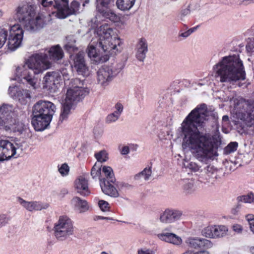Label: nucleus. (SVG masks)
<instances>
[{"label":"nucleus","mask_w":254,"mask_h":254,"mask_svg":"<svg viewBox=\"0 0 254 254\" xmlns=\"http://www.w3.org/2000/svg\"><path fill=\"white\" fill-rule=\"evenodd\" d=\"M207 117V106L203 104L192 110L182 124L184 135L182 147L184 149H189L199 160L211 158L216 153L211 136L200 131L205 126Z\"/></svg>","instance_id":"f257e3e1"},{"label":"nucleus","mask_w":254,"mask_h":254,"mask_svg":"<svg viewBox=\"0 0 254 254\" xmlns=\"http://www.w3.org/2000/svg\"><path fill=\"white\" fill-rule=\"evenodd\" d=\"M96 33L98 37L97 46L101 48L102 52L99 50L97 52L96 48L90 44L87 49V52L91 61L95 64H99L109 60L112 51H120L118 47L123 42L113 28L108 24L101 25L97 29Z\"/></svg>","instance_id":"f03ea898"},{"label":"nucleus","mask_w":254,"mask_h":254,"mask_svg":"<svg viewBox=\"0 0 254 254\" xmlns=\"http://www.w3.org/2000/svg\"><path fill=\"white\" fill-rule=\"evenodd\" d=\"M208 77L220 79H246V72L239 53L222 57L212 66Z\"/></svg>","instance_id":"7ed1b4c3"},{"label":"nucleus","mask_w":254,"mask_h":254,"mask_svg":"<svg viewBox=\"0 0 254 254\" xmlns=\"http://www.w3.org/2000/svg\"><path fill=\"white\" fill-rule=\"evenodd\" d=\"M14 16L24 30L31 33L40 31L50 20V14L43 12L36 13L35 6L27 2L18 5L14 10Z\"/></svg>","instance_id":"20e7f679"},{"label":"nucleus","mask_w":254,"mask_h":254,"mask_svg":"<svg viewBox=\"0 0 254 254\" xmlns=\"http://www.w3.org/2000/svg\"><path fill=\"white\" fill-rule=\"evenodd\" d=\"M52 65L47 54L35 53L29 57L24 65L16 68L15 74L19 79H33L34 75L43 73L50 68Z\"/></svg>","instance_id":"39448f33"},{"label":"nucleus","mask_w":254,"mask_h":254,"mask_svg":"<svg viewBox=\"0 0 254 254\" xmlns=\"http://www.w3.org/2000/svg\"><path fill=\"white\" fill-rule=\"evenodd\" d=\"M83 81L84 80H64V84H68L69 87L64 100L63 101L59 124L66 121L73 106L82 100L89 93V89L84 86Z\"/></svg>","instance_id":"423d86ee"},{"label":"nucleus","mask_w":254,"mask_h":254,"mask_svg":"<svg viewBox=\"0 0 254 254\" xmlns=\"http://www.w3.org/2000/svg\"><path fill=\"white\" fill-rule=\"evenodd\" d=\"M56 107L51 102L40 100L33 108L32 124L36 131H43L49 126Z\"/></svg>","instance_id":"0eeeda50"},{"label":"nucleus","mask_w":254,"mask_h":254,"mask_svg":"<svg viewBox=\"0 0 254 254\" xmlns=\"http://www.w3.org/2000/svg\"><path fill=\"white\" fill-rule=\"evenodd\" d=\"M0 128L7 131L22 133L26 126L18 120L12 106L3 104L0 107Z\"/></svg>","instance_id":"6e6552de"},{"label":"nucleus","mask_w":254,"mask_h":254,"mask_svg":"<svg viewBox=\"0 0 254 254\" xmlns=\"http://www.w3.org/2000/svg\"><path fill=\"white\" fill-rule=\"evenodd\" d=\"M235 110L234 118L240 122L243 129L254 127V100H242Z\"/></svg>","instance_id":"1a4fd4ad"},{"label":"nucleus","mask_w":254,"mask_h":254,"mask_svg":"<svg viewBox=\"0 0 254 254\" xmlns=\"http://www.w3.org/2000/svg\"><path fill=\"white\" fill-rule=\"evenodd\" d=\"M53 230L58 240H65L74 234L73 222L67 215L60 216L54 224Z\"/></svg>","instance_id":"9d476101"},{"label":"nucleus","mask_w":254,"mask_h":254,"mask_svg":"<svg viewBox=\"0 0 254 254\" xmlns=\"http://www.w3.org/2000/svg\"><path fill=\"white\" fill-rule=\"evenodd\" d=\"M9 35L8 39V48L11 51H14L19 48L22 44L24 31L19 24L8 25Z\"/></svg>","instance_id":"9b49d317"},{"label":"nucleus","mask_w":254,"mask_h":254,"mask_svg":"<svg viewBox=\"0 0 254 254\" xmlns=\"http://www.w3.org/2000/svg\"><path fill=\"white\" fill-rule=\"evenodd\" d=\"M55 3L58 10L56 16L59 18H65L70 15L76 14L79 10V3L76 1H73L70 7L66 0H60V2L56 1Z\"/></svg>","instance_id":"f8f14e48"},{"label":"nucleus","mask_w":254,"mask_h":254,"mask_svg":"<svg viewBox=\"0 0 254 254\" xmlns=\"http://www.w3.org/2000/svg\"><path fill=\"white\" fill-rule=\"evenodd\" d=\"M18 144L8 140H0V162L16 158Z\"/></svg>","instance_id":"ddd939ff"},{"label":"nucleus","mask_w":254,"mask_h":254,"mask_svg":"<svg viewBox=\"0 0 254 254\" xmlns=\"http://www.w3.org/2000/svg\"><path fill=\"white\" fill-rule=\"evenodd\" d=\"M228 232V228L224 225H212L204 228L202 235L208 238L218 239L225 237Z\"/></svg>","instance_id":"4468645a"},{"label":"nucleus","mask_w":254,"mask_h":254,"mask_svg":"<svg viewBox=\"0 0 254 254\" xmlns=\"http://www.w3.org/2000/svg\"><path fill=\"white\" fill-rule=\"evenodd\" d=\"M182 215V210L167 208L160 213L159 220L163 224L173 223L180 220Z\"/></svg>","instance_id":"2eb2a0df"},{"label":"nucleus","mask_w":254,"mask_h":254,"mask_svg":"<svg viewBox=\"0 0 254 254\" xmlns=\"http://www.w3.org/2000/svg\"><path fill=\"white\" fill-rule=\"evenodd\" d=\"M8 94L13 99L17 100L22 104H26L31 98L28 90L23 89L17 85L10 86Z\"/></svg>","instance_id":"dca6fc26"},{"label":"nucleus","mask_w":254,"mask_h":254,"mask_svg":"<svg viewBox=\"0 0 254 254\" xmlns=\"http://www.w3.org/2000/svg\"><path fill=\"white\" fill-rule=\"evenodd\" d=\"M72 60L73 61V65L78 74L82 75L84 77L87 76L89 72L84 59V53L79 52L73 57Z\"/></svg>","instance_id":"f3484780"},{"label":"nucleus","mask_w":254,"mask_h":254,"mask_svg":"<svg viewBox=\"0 0 254 254\" xmlns=\"http://www.w3.org/2000/svg\"><path fill=\"white\" fill-rule=\"evenodd\" d=\"M17 201L23 207L29 212L40 211L48 208L49 205L47 203L42 202L40 201H26L23 198L18 197Z\"/></svg>","instance_id":"a211bd4d"},{"label":"nucleus","mask_w":254,"mask_h":254,"mask_svg":"<svg viewBox=\"0 0 254 254\" xmlns=\"http://www.w3.org/2000/svg\"><path fill=\"white\" fill-rule=\"evenodd\" d=\"M167 230L166 228L162 233L157 234V236L160 240L166 243L172 244L175 246H180L183 243L182 239L176 234L165 232Z\"/></svg>","instance_id":"6ab92c4d"},{"label":"nucleus","mask_w":254,"mask_h":254,"mask_svg":"<svg viewBox=\"0 0 254 254\" xmlns=\"http://www.w3.org/2000/svg\"><path fill=\"white\" fill-rule=\"evenodd\" d=\"M186 243L190 248L194 249H209L213 246L210 241L203 238H189L186 240Z\"/></svg>","instance_id":"aec40b11"},{"label":"nucleus","mask_w":254,"mask_h":254,"mask_svg":"<svg viewBox=\"0 0 254 254\" xmlns=\"http://www.w3.org/2000/svg\"><path fill=\"white\" fill-rule=\"evenodd\" d=\"M100 184L102 191L105 194L113 197H118L119 196V193L115 187L116 181L113 184L111 181H101Z\"/></svg>","instance_id":"412c9836"},{"label":"nucleus","mask_w":254,"mask_h":254,"mask_svg":"<svg viewBox=\"0 0 254 254\" xmlns=\"http://www.w3.org/2000/svg\"><path fill=\"white\" fill-rule=\"evenodd\" d=\"M74 187L77 192L83 196H87L90 193L88 181L83 176L79 177L75 181Z\"/></svg>","instance_id":"4be33fe9"},{"label":"nucleus","mask_w":254,"mask_h":254,"mask_svg":"<svg viewBox=\"0 0 254 254\" xmlns=\"http://www.w3.org/2000/svg\"><path fill=\"white\" fill-rule=\"evenodd\" d=\"M71 205L74 210L79 213L85 212L89 209L87 201L78 196H75L71 200Z\"/></svg>","instance_id":"5701e85b"},{"label":"nucleus","mask_w":254,"mask_h":254,"mask_svg":"<svg viewBox=\"0 0 254 254\" xmlns=\"http://www.w3.org/2000/svg\"><path fill=\"white\" fill-rule=\"evenodd\" d=\"M147 52L148 44L146 40L144 38L140 39L136 46V58L139 61L143 62Z\"/></svg>","instance_id":"b1692460"},{"label":"nucleus","mask_w":254,"mask_h":254,"mask_svg":"<svg viewBox=\"0 0 254 254\" xmlns=\"http://www.w3.org/2000/svg\"><path fill=\"white\" fill-rule=\"evenodd\" d=\"M64 83V81L60 82V80H42L41 88L49 94L55 93Z\"/></svg>","instance_id":"393cba45"},{"label":"nucleus","mask_w":254,"mask_h":254,"mask_svg":"<svg viewBox=\"0 0 254 254\" xmlns=\"http://www.w3.org/2000/svg\"><path fill=\"white\" fill-rule=\"evenodd\" d=\"M49 58L51 60L58 61L64 57V52L61 47L56 45L51 47L48 51Z\"/></svg>","instance_id":"a878e982"},{"label":"nucleus","mask_w":254,"mask_h":254,"mask_svg":"<svg viewBox=\"0 0 254 254\" xmlns=\"http://www.w3.org/2000/svg\"><path fill=\"white\" fill-rule=\"evenodd\" d=\"M104 177L100 179V182L106 180V181H111L113 184L115 183L116 179L114 176L113 169L109 166H104L101 170V176Z\"/></svg>","instance_id":"bb28decb"},{"label":"nucleus","mask_w":254,"mask_h":254,"mask_svg":"<svg viewBox=\"0 0 254 254\" xmlns=\"http://www.w3.org/2000/svg\"><path fill=\"white\" fill-rule=\"evenodd\" d=\"M179 183L186 193H191L195 190L194 182L192 179H182L180 181Z\"/></svg>","instance_id":"cd10ccee"},{"label":"nucleus","mask_w":254,"mask_h":254,"mask_svg":"<svg viewBox=\"0 0 254 254\" xmlns=\"http://www.w3.org/2000/svg\"><path fill=\"white\" fill-rule=\"evenodd\" d=\"M152 170L151 167L145 168L141 172L136 174L134 178L135 180L142 181H148L150 179L152 175Z\"/></svg>","instance_id":"c85d7f7f"},{"label":"nucleus","mask_w":254,"mask_h":254,"mask_svg":"<svg viewBox=\"0 0 254 254\" xmlns=\"http://www.w3.org/2000/svg\"><path fill=\"white\" fill-rule=\"evenodd\" d=\"M98 79H109L114 77L112 70L108 67H103L97 72Z\"/></svg>","instance_id":"c756f323"},{"label":"nucleus","mask_w":254,"mask_h":254,"mask_svg":"<svg viewBox=\"0 0 254 254\" xmlns=\"http://www.w3.org/2000/svg\"><path fill=\"white\" fill-rule=\"evenodd\" d=\"M135 0H117V6L121 10H129L134 4Z\"/></svg>","instance_id":"7c9ffc66"},{"label":"nucleus","mask_w":254,"mask_h":254,"mask_svg":"<svg viewBox=\"0 0 254 254\" xmlns=\"http://www.w3.org/2000/svg\"><path fill=\"white\" fill-rule=\"evenodd\" d=\"M111 0H96V8L100 12H103L110 8Z\"/></svg>","instance_id":"2f4dec72"},{"label":"nucleus","mask_w":254,"mask_h":254,"mask_svg":"<svg viewBox=\"0 0 254 254\" xmlns=\"http://www.w3.org/2000/svg\"><path fill=\"white\" fill-rule=\"evenodd\" d=\"M238 202H243L245 203H254V193L251 191L247 194L238 196L237 197Z\"/></svg>","instance_id":"473e14b6"},{"label":"nucleus","mask_w":254,"mask_h":254,"mask_svg":"<svg viewBox=\"0 0 254 254\" xmlns=\"http://www.w3.org/2000/svg\"><path fill=\"white\" fill-rule=\"evenodd\" d=\"M204 172L205 173V179L209 180L210 179H216L217 176V170L213 166H207L204 169Z\"/></svg>","instance_id":"72a5a7b5"},{"label":"nucleus","mask_w":254,"mask_h":254,"mask_svg":"<svg viewBox=\"0 0 254 254\" xmlns=\"http://www.w3.org/2000/svg\"><path fill=\"white\" fill-rule=\"evenodd\" d=\"M101 13L106 18L109 19L111 21L116 22L119 20V17L110 9L105 10Z\"/></svg>","instance_id":"f704fd0d"},{"label":"nucleus","mask_w":254,"mask_h":254,"mask_svg":"<svg viewBox=\"0 0 254 254\" xmlns=\"http://www.w3.org/2000/svg\"><path fill=\"white\" fill-rule=\"evenodd\" d=\"M238 147V143L237 142H231L224 149V154L228 155L236 151Z\"/></svg>","instance_id":"c9c22d12"},{"label":"nucleus","mask_w":254,"mask_h":254,"mask_svg":"<svg viewBox=\"0 0 254 254\" xmlns=\"http://www.w3.org/2000/svg\"><path fill=\"white\" fill-rule=\"evenodd\" d=\"M97 160L100 163L107 161L108 159V154L106 151L103 150L95 154Z\"/></svg>","instance_id":"e433bc0d"},{"label":"nucleus","mask_w":254,"mask_h":254,"mask_svg":"<svg viewBox=\"0 0 254 254\" xmlns=\"http://www.w3.org/2000/svg\"><path fill=\"white\" fill-rule=\"evenodd\" d=\"M100 175H101V166L96 163L91 169V175L93 179H95Z\"/></svg>","instance_id":"4c0bfd02"},{"label":"nucleus","mask_w":254,"mask_h":254,"mask_svg":"<svg viewBox=\"0 0 254 254\" xmlns=\"http://www.w3.org/2000/svg\"><path fill=\"white\" fill-rule=\"evenodd\" d=\"M70 41L68 42L64 46V49L69 53L74 52L77 50V48L75 44V40L71 38Z\"/></svg>","instance_id":"58836bf2"},{"label":"nucleus","mask_w":254,"mask_h":254,"mask_svg":"<svg viewBox=\"0 0 254 254\" xmlns=\"http://www.w3.org/2000/svg\"><path fill=\"white\" fill-rule=\"evenodd\" d=\"M246 50L249 56L254 55V38H249L246 45Z\"/></svg>","instance_id":"ea45409f"},{"label":"nucleus","mask_w":254,"mask_h":254,"mask_svg":"<svg viewBox=\"0 0 254 254\" xmlns=\"http://www.w3.org/2000/svg\"><path fill=\"white\" fill-rule=\"evenodd\" d=\"M124 109V107L123 104L118 102L114 105L113 107L114 111L113 113L120 117L123 113Z\"/></svg>","instance_id":"a19ab883"},{"label":"nucleus","mask_w":254,"mask_h":254,"mask_svg":"<svg viewBox=\"0 0 254 254\" xmlns=\"http://www.w3.org/2000/svg\"><path fill=\"white\" fill-rule=\"evenodd\" d=\"M120 117V116L113 113H110L106 117L105 122L108 124L114 123L117 121Z\"/></svg>","instance_id":"79ce46f5"},{"label":"nucleus","mask_w":254,"mask_h":254,"mask_svg":"<svg viewBox=\"0 0 254 254\" xmlns=\"http://www.w3.org/2000/svg\"><path fill=\"white\" fill-rule=\"evenodd\" d=\"M7 37V31L4 28L0 31V49L5 44Z\"/></svg>","instance_id":"37998d69"},{"label":"nucleus","mask_w":254,"mask_h":254,"mask_svg":"<svg viewBox=\"0 0 254 254\" xmlns=\"http://www.w3.org/2000/svg\"><path fill=\"white\" fill-rule=\"evenodd\" d=\"M10 220L9 217L5 214H0V229L7 225Z\"/></svg>","instance_id":"c03bdc74"},{"label":"nucleus","mask_w":254,"mask_h":254,"mask_svg":"<svg viewBox=\"0 0 254 254\" xmlns=\"http://www.w3.org/2000/svg\"><path fill=\"white\" fill-rule=\"evenodd\" d=\"M184 165L186 168L194 172L199 171L200 170V166L193 162H187V164H185Z\"/></svg>","instance_id":"a18cd8bd"},{"label":"nucleus","mask_w":254,"mask_h":254,"mask_svg":"<svg viewBox=\"0 0 254 254\" xmlns=\"http://www.w3.org/2000/svg\"><path fill=\"white\" fill-rule=\"evenodd\" d=\"M232 231L238 235H241L243 233L244 231L243 226L238 223H234L231 227Z\"/></svg>","instance_id":"49530a36"},{"label":"nucleus","mask_w":254,"mask_h":254,"mask_svg":"<svg viewBox=\"0 0 254 254\" xmlns=\"http://www.w3.org/2000/svg\"><path fill=\"white\" fill-rule=\"evenodd\" d=\"M59 171L62 176H65L68 174L69 168L67 164H63L59 167Z\"/></svg>","instance_id":"de8ad7c7"},{"label":"nucleus","mask_w":254,"mask_h":254,"mask_svg":"<svg viewBox=\"0 0 254 254\" xmlns=\"http://www.w3.org/2000/svg\"><path fill=\"white\" fill-rule=\"evenodd\" d=\"M98 206L102 211L106 212L109 211V204L106 201L103 200H99L98 201Z\"/></svg>","instance_id":"09e8293b"},{"label":"nucleus","mask_w":254,"mask_h":254,"mask_svg":"<svg viewBox=\"0 0 254 254\" xmlns=\"http://www.w3.org/2000/svg\"><path fill=\"white\" fill-rule=\"evenodd\" d=\"M59 76V72L55 71L48 72L45 75L44 79H57Z\"/></svg>","instance_id":"8fccbe9b"},{"label":"nucleus","mask_w":254,"mask_h":254,"mask_svg":"<svg viewBox=\"0 0 254 254\" xmlns=\"http://www.w3.org/2000/svg\"><path fill=\"white\" fill-rule=\"evenodd\" d=\"M56 1L60 2V0H42L41 3L44 7L53 5L57 8V4L55 3Z\"/></svg>","instance_id":"3c124183"},{"label":"nucleus","mask_w":254,"mask_h":254,"mask_svg":"<svg viewBox=\"0 0 254 254\" xmlns=\"http://www.w3.org/2000/svg\"><path fill=\"white\" fill-rule=\"evenodd\" d=\"M136 254H155V252L152 249L143 247L138 249Z\"/></svg>","instance_id":"603ef678"},{"label":"nucleus","mask_w":254,"mask_h":254,"mask_svg":"<svg viewBox=\"0 0 254 254\" xmlns=\"http://www.w3.org/2000/svg\"><path fill=\"white\" fill-rule=\"evenodd\" d=\"M41 80H26L27 85H29L33 89H37L40 86L39 82Z\"/></svg>","instance_id":"864d4df0"},{"label":"nucleus","mask_w":254,"mask_h":254,"mask_svg":"<svg viewBox=\"0 0 254 254\" xmlns=\"http://www.w3.org/2000/svg\"><path fill=\"white\" fill-rule=\"evenodd\" d=\"M242 207V204L238 202L231 210V213L234 215H237L241 208Z\"/></svg>","instance_id":"5fc2aeb1"},{"label":"nucleus","mask_w":254,"mask_h":254,"mask_svg":"<svg viewBox=\"0 0 254 254\" xmlns=\"http://www.w3.org/2000/svg\"><path fill=\"white\" fill-rule=\"evenodd\" d=\"M190 13V5H189L187 8L183 9L181 11L182 16L188 15Z\"/></svg>","instance_id":"6e6d98bb"},{"label":"nucleus","mask_w":254,"mask_h":254,"mask_svg":"<svg viewBox=\"0 0 254 254\" xmlns=\"http://www.w3.org/2000/svg\"><path fill=\"white\" fill-rule=\"evenodd\" d=\"M191 33H192V30H188L184 32H180L179 34V36L183 37L184 38H186L188 37Z\"/></svg>","instance_id":"4d7b16f0"},{"label":"nucleus","mask_w":254,"mask_h":254,"mask_svg":"<svg viewBox=\"0 0 254 254\" xmlns=\"http://www.w3.org/2000/svg\"><path fill=\"white\" fill-rule=\"evenodd\" d=\"M245 218L250 224L251 222L254 221V215L252 214H247L245 216Z\"/></svg>","instance_id":"13d9d810"},{"label":"nucleus","mask_w":254,"mask_h":254,"mask_svg":"<svg viewBox=\"0 0 254 254\" xmlns=\"http://www.w3.org/2000/svg\"><path fill=\"white\" fill-rule=\"evenodd\" d=\"M128 186L127 184H126L123 182H117L116 184V186L119 189H122L124 188H126Z\"/></svg>","instance_id":"bf43d9fd"},{"label":"nucleus","mask_w":254,"mask_h":254,"mask_svg":"<svg viewBox=\"0 0 254 254\" xmlns=\"http://www.w3.org/2000/svg\"><path fill=\"white\" fill-rule=\"evenodd\" d=\"M98 84L105 87L109 84V80H98Z\"/></svg>","instance_id":"052dcab7"},{"label":"nucleus","mask_w":254,"mask_h":254,"mask_svg":"<svg viewBox=\"0 0 254 254\" xmlns=\"http://www.w3.org/2000/svg\"><path fill=\"white\" fill-rule=\"evenodd\" d=\"M129 153V148L128 146H125L123 147L121 150V153L123 155H127Z\"/></svg>","instance_id":"680f3d73"},{"label":"nucleus","mask_w":254,"mask_h":254,"mask_svg":"<svg viewBox=\"0 0 254 254\" xmlns=\"http://www.w3.org/2000/svg\"><path fill=\"white\" fill-rule=\"evenodd\" d=\"M249 251L251 254H254V246L251 247L250 248Z\"/></svg>","instance_id":"e2e57ef3"},{"label":"nucleus","mask_w":254,"mask_h":254,"mask_svg":"<svg viewBox=\"0 0 254 254\" xmlns=\"http://www.w3.org/2000/svg\"><path fill=\"white\" fill-rule=\"evenodd\" d=\"M222 120H223V121H228V120H229V117H228V116H227V115H225V116H224L223 117V118H222Z\"/></svg>","instance_id":"0e129e2a"},{"label":"nucleus","mask_w":254,"mask_h":254,"mask_svg":"<svg viewBox=\"0 0 254 254\" xmlns=\"http://www.w3.org/2000/svg\"><path fill=\"white\" fill-rule=\"evenodd\" d=\"M89 2V0H85L84 2L83 3V5L85 6V4H87Z\"/></svg>","instance_id":"69168bd1"},{"label":"nucleus","mask_w":254,"mask_h":254,"mask_svg":"<svg viewBox=\"0 0 254 254\" xmlns=\"http://www.w3.org/2000/svg\"><path fill=\"white\" fill-rule=\"evenodd\" d=\"M196 27H193L192 28H190V29L189 30H192V33L196 29Z\"/></svg>","instance_id":"338daca9"},{"label":"nucleus","mask_w":254,"mask_h":254,"mask_svg":"<svg viewBox=\"0 0 254 254\" xmlns=\"http://www.w3.org/2000/svg\"><path fill=\"white\" fill-rule=\"evenodd\" d=\"M101 254H109L107 253V252L104 251V252H102L101 253Z\"/></svg>","instance_id":"774afa93"}]
</instances>
